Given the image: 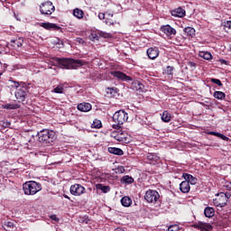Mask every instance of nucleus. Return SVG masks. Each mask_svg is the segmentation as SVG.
I'll list each match as a JSON object with an SVG mask.
<instances>
[{
    "instance_id": "f257e3e1",
    "label": "nucleus",
    "mask_w": 231,
    "mask_h": 231,
    "mask_svg": "<svg viewBox=\"0 0 231 231\" xmlns=\"http://www.w3.org/2000/svg\"><path fill=\"white\" fill-rule=\"evenodd\" d=\"M54 62L62 68V69H77L79 68H82L86 64V62L82 60H75L69 58H52Z\"/></svg>"
},
{
    "instance_id": "f03ea898",
    "label": "nucleus",
    "mask_w": 231,
    "mask_h": 231,
    "mask_svg": "<svg viewBox=\"0 0 231 231\" xmlns=\"http://www.w3.org/2000/svg\"><path fill=\"white\" fill-rule=\"evenodd\" d=\"M10 82H13V87L16 88V92L14 94L16 100H18V102L21 104H24L26 97H28V93L30 92L28 90V87L24 83H23L21 86L20 82L14 81L12 79H10Z\"/></svg>"
},
{
    "instance_id": "7ed1b4c3",
    "label": "nucleus",
    "mask_w": 231,
    "mask_h": 231,
    "mask_svg": "<svg viewBox=\"0 0 231 231\" xmlns=\"http://www.w3.org/2000/svg\"><path fill=\"white\" fill-rule=\"evenodd\" d=\"M38 142L42 145H52L55 142V132L43 129L37 134Z\"/></svg>"
},
{
    "instance_id": "20e7f679",
    "label": "nucleus",
    "mask_w": 231,
    "mask_h": 231,
    "mask_svg": "<svg viewBox=\"0 0 231 231\" xmlns=\"http://www.w3.org/2000/svg\"><path fill=\"white\" fill-rule=\"evenodd\" d=\"M23 192L26 196H35L37 192L42 190V186L34 180H29L23 184Z\"/></svg>"
},
{
    "instance_id": "39448f33",
    "label": "nucleus",
    "mask_w": 231,
    "mask_h": 231,
    "mask_svg": "<svg viewBox=\"0 0 231 231\" xmlns=\"http://www.w3.org/2000/svg\"><path fill=\"white\" fill-rule=\"evenodd\" d=\"M113 122H115L116 125H113L114 129H121L122 125L129 120V114L125 112V110H119L116 111L113 116Z\"/></svg>"
},
{
    "instance_id": "423d86ee",
    "label": "nucleus",
    "mask_w": 231,
    "mask_h": 231,
    "mask_svg": "<svg viewBox=\"0 0 231 231\" xmlns=\"http://www.w3.org/2000/svg\"><path fill=\"white\" fill-rule=\"evenodd\" d=\"M230 199V193H218L217 194L216 199H213V205L215 207H219L223 208V207H226V203H228V199Z\"/></svg>"
},
{
    "instance_id": "0eeeda50",
    "label": "nucleus",
    "mask_w": 231,
    "mask_h": 231,
    "mask_svg": "<svg viewBox=\"0 0 231 231\" xmlns=\"http://www.w3.org/2000/svg\"><path fill=\"white\" fill-rule=\"evenodd\" d=\"M40 12L42 15H51L55 12V5L53 3L47 1L40 5Z\"/></svg>"
},
{
    "instance_id": "6e6552de",
    "label": "nucleus",
    "mask_w": 231,
    "mask_h": 231,
    "mask_svg": "<svg viewBox=\"0 0 231 231\" xmlns=\"http://www.w3.org/2000/svg\"><path fill=\"white\" fill-rule=\"evenodd\" d=\"M111 137L115 138L117 142H122V143H129V137H127V133L117 129L111 133Z\"/></svg>"
},
{
    "instance_id": "1a4fd4ad",
    "label": "nucleus",
    "mask_w": 231,
    "mask_h": 231,
    "mask_svg": "<svg viewBox=\"0 0 231 231\" xmlns=\"http://www.w3.org/2000/svg\"><path fill=\"white\" fill-rule=\"evenodd\" d=\"M144 199H146V201L148 203L156 204V203H158V200L160 199V193L154 189H148L145 192Z\"/></svg>"
},
{
    "instance_id": "9d476101",
    "label": "nucleus",
    "mask_w": 231,
    "mask_h": 231,
    "mask_svg": "<svg viewBox=\"0 0 231 231\" xmlns=\"http://www.w3.org/2000/svg\"><path fill=\"white\" fill-rule=\"evenodd\" d=\"M160 30L162 33H164V35L168 36L170 39H174L177 33L176 29H174L170 24L161 26Z\"/></svg>"
},
{
    "instance_id": "9b49d317",
    "label": "nucleus",
    "mask_w": 231,
    "mask_h": 231,
    "mask_svg": "<svg viewBox=\"0 0 231 231\" xmlns=\"http://www.w3.org/2000/svg\"><path fill=\"white\" fill-rule=\"evenodd\" d=\"M110 74L112 77L117 79V80H123V82H131L133 81V78L131 76H127L125 73L118 70L111 71Z\"/></svg>"
},
{
    "instance_id": "f8f14e48",
    "label": "nucleus",
    "mask_w": 231,
    "mask_h": 231,
    "mask_svg": "<svg viewBox=\"0 0 231 231\" xmlns=\"http://www.w3.org/2000/svg\"><path fill=\"white\" fill-rule=\"evenodd\" d=\"M86 193V188L80 184H73L70 186V194L72 196H82Z\"/></svg>"
},
{
    "instance_id": "ddd939ff",
    "label": "nucleus",
    "mask_w": 231,
    "mask_h": 231,
    "mask_svg": "<svg viewBox=\"0 0 231 231\" xmlns=\"http://www.w3.org/2000/svg\"><path fill=\"white\" fill-rule=\"evenodd\" d=\"M194 228H197L200 231H212L214 229V226L208 223L199 221L193 225Z\"/></svg>"
},
{
    "instance_id": "4468645a",
    "label": "nucleus",
    "mask_w": 231,
    "mask_h": 231,
    "mask_svg": "<svg viewBox=\"0 0 231 231\" xmlns=\"http://www.w3.org/2000/svg\"><path fill=\"white\" fill-rule=\"evenodd\" d=\"M146 162L150 165H156V163H160V155L155 152H148L146 154Z\"/></svg>"
},
{
    "instance_id": "2eb2a0df",
    "label": "nucleus",
    "mask_w": 231,
    "mask_h": 231,
    "mask_svg": "<svg viewBox=\"0 0 231 231\" xmlns=\"http://www.w3.org/2000/svg\"><path fill=\"white\" fill-rule=\"evenodd\" d=\"M40 26L42 28H44V30H53L54 32H59V30H62L60 26L57 25V23H41Z\"/></svg>"
},
{
    "instance_id": "dca6fc26",
    "label": "nucleus",
    "mask_w": 231,
    "mask_h": 231,
    "mask_svg": "<svg viewBox=\"0 0 231 231\" xmlns=\"http://www.w3.org/2000/svg\"><path fill=\"white\" fill-rule=\"evenodd\" d=\"M146 53L152 60H154L160 55V50L157 47H151L147 50Z\"/></svg>"
},
{
    "instance_id": "f3484780",
    "label": "nucleus",
    "mask_w": 231,
    "mask_h": 231,
    "mask_svg": "<svg viewBox=\"0 0 231 231\" xmlns=\"http://www.w3.org/2000/svg\"><path fill=\"white\" fill-rule=\"evenodd\" d=\"M144 88L145 87L140 80H134L131 85V89H133V91H139V93H143Z\"/></svg>"
},
{
    "instance_id": "a211bd4d",
    "label": "nucleus",
    "mask_w": 231,
    "mask_h": 231,
    "mask_svg": "<svg viewBox=\"0 0 231 231\" xmlns=\"http://www.w3.org/2000/svg\"><path fill=\"white\" fill-rule=\"evenodd\" d=\"M92 108L93 106L89 103L84 102L78 105V110L81 111L82 113H88L91 111Z\"/></svg>"
},
{
    "instance_id": "6ab92c4d",
    "label": "nucleus",
    "mask_w": 231,
    "mask_h": 231,
    "mask_svg": "<svg viewBox=\"0 0 231 231\" xmlns=\"http://www.w3.org/2000/svg\"><path fill=\"white\" fill-rule=\"evenodd\" d=\"M180 190L182 194H189L190 192V184L186 180L180 184Z\"/></svg>"
},
{
    "instance_id": "aec40b11",
    "label": "nucleus",
    "mask_w": 231,
    "mask_h": 231,
    "mask_svg": "<svg viewBox=\"0 0 231 231\" xmlns=\"http://www.w3.org/2000/svg\"><path fill=\"white\" fill-rule=\"evenodd\" d=\"M182 178H184V180H187L189 185H196V183H198V178L189 173H183Z\"/></svg>"
},
{
    "instance_id": "412c9836",
    "label": "nucleus",
    "mask_w": 231,
    "mask_h": 231,
    "mask_svg": "<svg viewBox=\"0 0 231 231\" xmlns=\"http://www.w3.org/2000/svg\"><path fill=\"white\" fill-rule=\"evenodd\" d=\"M186 12L185 9L181 7H178L177 9H174L171 12V14L172 17H183L185 15Z\"/></svg>"
},
{
    "instance_id": "4be33fe9",
    "label": "nucleus",
    "mask_w": 231,
    "mask_h": 231,
    "mask_svg": "<svg viewBox=\"0 0 231 231\" xmlns=\"http://www.w3.org/2000/svg\"><path fill=\"white\" fill-rule=\"evenodd\" d=\"M110 154H115L116 156H124V150L116 147H108L107 149Z\"/></svg>"
},
{
    "instance_id": "5701e85b",
    "label": "nucleus",
    "mask_w": 231,
    "mask_h": 231,
    "mask_svg": "<svg viewBox=\"0 0 231 231\" xmlns=\"http://www.w3.org/2000/svg\"><path fill=\"white\" fill-rule=\"evenodd\" d=\"M183 32L184 35L190 37L191 39L196 36V29L193 27H185Z\"/></svg>"
},
{
    "instance_id": "b1692460",
    "label": "nucleus",
    "mask_w": 231,
    "mask_h": 231,
    "mask_svg": "<svg viewBox=\"0 0 231 231\" xmlns=\"http://www.w3.org/2000/svg\"><path fill=\"white\" fill-rule=\"evenodd\" d=\"M121 204L123 207L129 208L133 205V199L129 196H125L121 199Z\"/></svg>"
},
{
    "instance_id": "393cba45",
    "label": "nucleus",
    "mask_w": 231,
    "mask_h": 231,
    "mask_svg": "<svg viewBox=\"0 0 231 231\" xmlns=\"http://www.w3.org/2000/svg\"><path fill=\"white\" fill-rule=\"evenodd\" d=\"M106 93L108 98H113V97L118 94V88H116V87L106 88Z\"/></svg>"
},
{
    "instance_id": "a878e982",
    "label": "nucleus",
    "mask_w": 231,
    "mask_h": 231,
    "mask_svg": "<svg viewBox=\"0 0 231 231\" xmlns=\"http://www.w3.org/2000/svg\"><path fill=\"white\" fill-rule=\"evenodd\" d=\"M204 215L206 217H208V218L214 217V216H216V210L212 207H207L204 209Z\"/></svg>"
},
{
    "instance_id": "bb28decb",
    "label": "nucleus",
    "mask_w": 231,
    "mask_h": 231,
    "mask_svg": "<svg viewBox=\"0 0 231 231\" xmlns=\"http://www.w3.org/2000/svg\"><path fill=\"white\" fill-rule=\"evenodd\" d=\"M24 42V40H23V38H17L15 40L11 41V46H13V48H21V46H23V43Z\"/></svg>"
},
{
    "instance_id": "cd10ccee",
    "label": "nucleus",
    "mask_w": 231,
    "mask_h": 231,
    "mask_svg": "<svg viewBox=\"0 0 231 231\" xmlns=\"http://www.w3.org/2000/svg\"><path fill=\"white\" fill-rule=\"evenodd\" d=\"M162 122L169 123L171 120H172V115H171L169 111L164 110L162 115Z\"/></svg>"
},
{
    "instance_id": "c85d7f7f",
    "label": "nucleus",
    "mask_w": 231,
    "mask_h": 231,
    "mask_svg": "<svg viewBox=\"0 0 231 231\" xmlns=\"http://www.w3.org/2000/svg\"><path fill=\"white\" fill-rule=\"evenodd\" d=\"M122 183H126V185H131L134 183V179L129 175H125L121 179Z\"/></svg>"
},
{
    "instance_id": "c756f323",
    "label": "nucleus",
    "mask_w": 231,
    "mask_h": 231,
    "mask_svg": "<svg viewBox=\"0 0 231 231\" xmlns=\"http://www.w3.org/2000/svg\"><path fill=\"white\" fill-rule=\"evenodd\" d=\"M96 189L97 190H102V192H104L105 194H107V192L111 190V188L109 186H104V184H101V183L97 184Z\"/></svg>"
},
{
    "instance_id": "7c9ffc66",
    "label": "nucleus",
    "mask_w": 231,
    "mask_h": 231,
    "mask_svg": "<svg viewBox=\"0 0 231 231\" xmlns=\"http://www.w3.org/2000/svg\"><path fill=\"white\" fill-rule=\"evenodd\" d=\"M213 96L217 100H225L226 94H225V92L222 91H215Z\"/></svg>"
},
{
    "instance_id": "2f4dec72",
    "label": "nucleus",
    "mask_w": 231,
    "mask_h": 231,
    "mask_svg": "<svg viewBox=\"0 0 231 231\" xmlns=\"http://www.w3.org/2000/svg\"><path fill=\"white\" fill-rule=\"evenodd\" d=\"M14 225L13 221H5L3 225V228L5 231H10L13 230Z\"/></svg>"
},
{
    "instance_id": "473e14b6",
    "label": "nucleus",
    "mask_w": 231,
    "mask_h": 231,
    "mask_svg": "<svg viewBox=\"0 0 231 231\" xmlns=\"http://www.w3.org/2000/svg\"><path fill=\"white\" fill-rule=\"evenodd\" d=\"M73 15H74V17H77L78 19H82L84 17V11H82L79 8H76L73 11Z\"/></svg>"
},
{
    "instance_id": "72a5a7b5",
    "label": "nucleus",
    "mask_w": 231,
    "mask_h": 231,
    "mask_svg": "<svg viewBox=\"0 0 231 231\" xmlns=\"http://www.w3.org/2000/svg\"><path fill=\"white\" fill-rule=\"evenodd\" d=\"M4 71H15V69H21V65H14V68H9L8 64L5 63L4 66Z\"/></svg>"
},
{
    "instance_id": "f704fd0d",
    "label": "nucleus",
    "mask_w": 231,
    "mask_h": 231,
    "mask_svg": "<svg viewBox=\"0 0 231 231\" xmlns=\"http://www.w3.org/2000/svg\"><path fill=\"white\" fill-rule=\"evenodd\" d=\"M3 109H19L21 107V105L19 104H5L3 105Z\"/></svg>"
},
{
    "instance_id": "c9c22d12",
    "label": "nucleus",
    "mask_w": 231,
    "mask_h": 231,
    "mask_svg": "<svg viewBox=\"0 0 231 231\" xmlns=\"http://www.w3.org/2000/svg\"><path fill=\"white\" fill-rule=\"evenodd\" d=\"M91 220L89 219V216H83V217H79V223H81V225H89V222Z\"/></svg>"
},
{
    "instance_id": "e433bc0d",
    "label": "nucleus",
    "mask_w": 231,
    "mask_h": 231,
    "mask_svg": "<svg viewBox=\"0 0 231 231\" xmlns=\"http://www.w3.org/2000/svg\"><path fill=\"white\" fill-rule=\"evenodd\" d=\"M199 55L200 57H202V59H205L206 60H210V59H212V54L208 51H202Z\"/></svg>"
},
{
    "instance_id": "4c0bfd02",
    "label": "nucleus",
    "mask_w": 231,
    "mask_h": 231,
    "mask_svg": "<svg viewBox=\"0 0 231 231\" xmlns=\"http://www.w3.org/2000/svg\"><path fill=\"white\" fill-rule=\"evenodd\" d=\"M92 127L94 129H100V127H102V122H100L98 119H95L92 124Z\"/></svg>"
},
{
    "instance_id": "58836bf2",
    "label": "nucleus",
    "mask_w": 231,
    "mask_h": 231,
    "mask_svg": "<svg viewBox=\"0 0 231 231\" xmlns=\"http://www.w3.org/2000/svg\"><path fill=\"white\" fill-rule=\"evenodd\" d=\"M165 73L166 75H171L172 77V75H174V67L167 66L165 69Z\"/></svg>"
},
{
    "instance_id": "ea45409f",
    "label": "nucleus",
    "mask_w": 231,
    "mask_h": 231,
    "mask_svg": "<svg viewBox=\"0 0 231 231\" xmlns=\"http://www.w3.org/2000/svg\"><path fill=\"white\" fill-rule=\"evenodd\" d=\"M116 22H115L113 19L109 18V17H106L105 19V23L107 25V26H115Z\"/></svg>"
},
{
    "instance_id": "a19ab883",
    "label": "nucleus",
    "mask_w": 231,
    "mask_h": 231,
    "mask_svg": "<svg viewBox=\"0 0 231 231\" xmlns=\"http://www.w3.org/2000/svg\"><path fill=\"white\" fill-rule=\"evenodd\" d=\"M54 93H58L60 95H62V93H64V87H62V85H59L58 87H56L54 88Z\"/></svg>"
},
{
    "instance_id": "79ce46f5",
    "label": "nucleus",
    "mask_w": 231,
    "mask_h": 231,
    "mask_svg": "<svg viewBox=\"0 0 231 231\" xmlns=\"http://www.w3.org/2000/svg\"><path fill=\"white\" fill-rule=\"evenodd\" d=\"M124 172H125V168L124 166H118L116 169V174H124Z\"/></svg>"
},
{
    "instance_id": "37998d69",
    "label": "nucleus",
    "mask_w": 231,
    "mask_h": 231,
    "mask_svg": "<svg viewBox=\"0 0 231 231\" xmlns=\"http://www.w3.org/2000/svg\"><path fill=\"white\" fill-rule=\"evenodd\" d=\"M168 231H180L179 225H171L168 227Z\"/></svg>"
},
{
    "instance_id": "c03bdc74",
    "label": "nucleus",
    "mask_w": 231,
    "mask_h": 231,
    "mask_svg": "<svg viewBox=\"0 0 231 231\" xmlns=\"http://www.w3.org/2000/svg\"><path fill=\"white\" fill-rule=\"evenodd\" d=\"M210 81L213 84H217V86H219V87L223 86V83L219 79H211Z\"/></svg>"
},
{
    "instance_id": "a18cd8bd",
    "label": "nucleus",
    "mask_w": 231,
    "mask_h": 231,
    "mask_svg": "<svg viewBox=\"0 0 231 231\" xmlns=\"http://www.w3.org/2000/svg\"><path fill=\"white\" fill-rule=\"evenodd\" d=\"M217 138H221V140H224L225 142H228V140H230V138L220 133H218Z\"/></svg>"
},
{
    "instance_id": "49530a36",
    "label": "nucleus",
    "mask_w": 231,
    "mask_h": 231,
    "mask_svg": "<svg viewBox=\"0 0 231 231\" xmlns=\"http://www.w3.org/2000/svg\"><path fill=\"white\" fill-rule=\"evenodd\" d=\"M50 219H51V221H55L56 223H59V221H60V219L57 217V215H51Z\"/></svg>"
},
{
    "instance_id": "de8ad7c7",
    "label": "nucleus",
    "mask_w": 231,
    "mask_h": 231,
    "mask_svg": "<svg viewBox=\"0 0 231 231\" xmlns=\"http://www.w3.org/2000/svg\"><path fill=\"white\" fill-rule=\"evenodd\" d=\"M98 19H100V21H104V19H106V14H104V13H99V14H98Z\"/></svg>"
},
{
    "instance_id": "09e8293b",
    "label": "nucleus",
    "mask_w": 231,
    "mask_h": 231,
    "mask_svg": "<svg viewBox=\"0 0 231 231\" xmlns=\"http://www.w3.org/2000/svg\"><path fill=\"white\" fill-rule=\"evenodd\" d=\"M99 36L104 37L105 39L109 37V33L104 32H99Z\"/></svg>"
},
{
    "instance_id": "8fccbe9b",
    "label": "nucleus",
    "mask_w": 231,
    "mask_h": 231,
    "mask_svg": "<svg viewBox=\"0 0 231 231\" xmlns=\"http://www.w3.org/2000/svg\"><path fill=\"white\" fill-rule=\"evenodd\" d=\"M225 28H228V30H231V21H227L224 23Z\"/></svg>"
},
{
    "instance_id": "3c124183",
    "label": "nucleus",
    "mask_w": 231,
    "mask_h": 231,
    "mask_svg": "<svg viewBox=\"0 0 231 231\" xmlns=\"http://www.w3.org/2000/svg\"><path fill=\"white\" fill-rule=\"evenodd\" d=\"M12 125V123L10 121H5L3 123V127H10Z\"/></svg>"
},
{
    "instance_id": "603ef678",
    "label": "nucleus",
    "mask_w": 231,
    "mask_h": 231,
    "mask_svg": "<svg viewBox=\"0 0 231 231\" xmlns=\"http://www.w3.org/2000/svg\"><path fill=\"white\" fill-rule=\"evenodd\" d=\"M76 42H79V44H84V42H86L82 38H77Z\"/></svg>"
},
{
    "instance_id": "864d4df0",
    "label": "nucleus",
    "mask_w": 231,
    "mask_h": 231,
    "mask_svg": "<svg viewBox=\"0 0 231 231\" xmlns=\"http://www.w3.org/2000/svg\"><path fill=\"white\" fill-rule=\"evenodd\" d=\"M208 134H210L211 136H219V133L217 132H208Z\"/></svg>"
},
{
    "instance_id": "5fc2aeb1",
    "label": "nucleus",
    "mask_w": 231,
    "mask_h": 231,
    "mask_svg": "<svg viewBox=\"0 0 231 231\" xmlns=\"http://www.w3.org/2000/svg\"><path fill=\"white\" fill-rule=\"evenodd\" d=\"M188 66H189V68H196V63L189 61V62H188Z\"/></svg>"
},
{
    "instance_id": "6e6d98bb",
    "label": "nucleus",
    "mask_w": 231,
    "mask_h": 231,
    "mask_svg": "<svg viewBox=\"0 0 231 231\" xmlns=\"http://www.w3.org/2000/svg\"><path fill=\"white\" fill-rule=\"evenodd\" d=\"M92 39H94V41H98L100 38L97 34H92Z\"/></svg>"
},
{
    "instance_id": "4d7b16f0",
    "label": "nucleus",
    "mask_w": 231,
    "mask_h": 231,
    "mask_svg": "<svg viewBox=\"0 0 231 231\" xmlns=\"http://www.w3.org/2000/svg\"><path fill=\"white\" fill-rule=\"evenodd\" d=\"M106 15V17H108L110 19V17L112 18L113 17V14L111 13H106L105 14Z\"/></svg>"
},
{
    "instance_id": "13d9d810",
    "label": "nucleus",
    "mask_w": 231,
    "mask_h": 231,
    "mask_svg": "<svg viewBox=\"0 0 231 231\" xmlns=\"http://www.w3.org/2000/svg\"><path fill=\"white\" fill-rule=\"evenodd\" d=\"M64 198H65L66 199H69V197H68V195H64Z\"/></svg>"
},
{
    "instance_id": "bf43d9fd",
    "label": "nucleus",
    "mask_w": 231,
    "mask_h": 231,
    "mask_svg": "<svg viewBox=\"0 0 231 231\" xmlns=\"http://www.w3.org/2000/svg\"><path fill=\"white\" fill-rule=\"evenodd\" d=\"M1 75H3V73H0V77H1Z\"/></svg>"
},
{
    "instance_id": "052dcab7",
    "label": "nucleus",
    "mask_w": 231,
    "mask_h": 231,
    "mask_svg": "<svg viewBox=\"0 0 231 231\" xmlns=\"http://www.w3.org/2000/svg\"><path fill=\"white\" fill-rule=\"evenodd\" d=\"M223 62H226V60H223Z\"/></svg>"
}]
</instances>
